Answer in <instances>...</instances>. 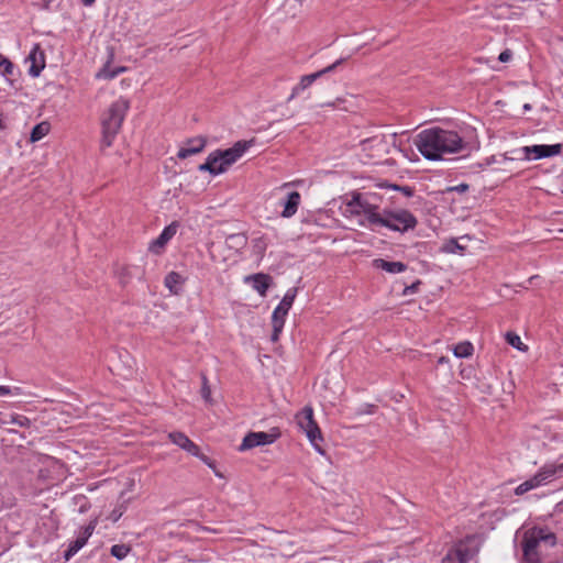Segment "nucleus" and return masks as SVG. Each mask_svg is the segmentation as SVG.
Instances as JSON below:
<instances>
[{
	"mask_svg": "<svg viewBox=\"0 0 563 563\" xmlns=\"http://www.w3.org/2000/svg\"><path fill=\"white\" fill-rule=\"evenodd\" d=\"M413 143L429 161H439L445 154H457L466 148V143L459 132L439 126L422 130L416 135Z\"/></svg>",
	"mask_w": 563,
	"mask_h": 563,
	"instance_id": "1",
	"label": "nucleus"
},
{
	"mask_svg": "<svg viewBox=\"0 0 563 563\" xmlns=\"http://www.w3.org/2000/svg\"><path fill=\"white\" fill-rule=\"evenodd\" d=\"M383 205V196L377 192H352L342 207V214L345 218L353 219L358 225L378 231L382 214L385 208Z\"/></svg>",
	"mask_w": 563,
	"mask_h": 563,
	"instance_id": "2",
	"label": "nucleus"
},
{
	"mask_svg": "<svg viewBox=\"0 0 563 563\" xmlns=\"http://www.w3.org/2000/svg\"><path fill=\"white\" fill-rule=\"evenodd\" d=\"M130 103L125 98H119L113 101L101 119L102 139L101 148L110 147L119 133Z\"/></svg>",
	"mask_w": 563,
	"mask_h": 563,
	"instance_id": "3",
	"label": "nucleus"
},
{
	"mask_svg": "<svg viewBox=\"0 0 563 563\" xmlns=\"http://www.w3.org/2000/svg\"><path fill=\"white\" fill-rule=\"evenodd\" d=\"M417 224V218L409 210L385 208L378 230L384 228L394 232L406 233L413 230Z\"/></svg>",
	"mask_w": 563,
	"mask_h": 563,
	"instance_id": "4",
	"label": "nucleus"
},
{
	"mask_svg": "<svg viewBox=\"0 0 563 563\" xmlns=\"http://www.w3.org/2000/svg\"><path fill=\"white\" fill-rule=\"evenodd\" d=\"M296 421L300 430L306 434L311 445L314 450L324 454V450L322 448L323 437L321 434V430L317 422L313 419V410L311 407H305L297 416Z\"/></svg>",
	"mask_w": 563,
	"mask_h": 563,
	"instance_id": "5",
	"label": "nucleus"
},
{
	"mask_svg": "<svg viewBox=\"0 0 563 563\" xmlns=\"http://www.w3.org/2000/svg\"><path fill=\"white\" fill-rule=\"evenodd\" d=\"M298 289L296 287H291L287 289L283 299L278 303V306L274 309L272 313V325L273 332L271 334V341L277 342L279 340V335L283 332L286 317L296 299Z\"/></svg>",
	"mask_w": 563,
	"mask_h": 563,
	"instance_id": "6",
	"label": "nucleus"
},
{
	"mask_svg": "<svg viewBox=\"0 0 563 563\" xmlns=\"http://www.w3.org/2000/svg\"><path fill=\"white\" fill-rule=\"evenodd\" d=\"M478 552L474 545V538L466 537L457 541L443 556L441 563H468Z\"/></svg>",
	"mask_w": 563,
	"mask_h": 563,
	"instance_id": "7",
	"label": "nucleus"
},
{
	"mask_svg": "<svg viewBox=\"0 0 563 563\" xmlns=\"http://www.w3.org/2000/svg\"><path fill=\"white\" fill-rule=\"evenodd\" d=\"M280 435V430L276 427L272 428L268 432H249L243 438L239 451L244 452L256 446L273 444Z\"/></svg>",
	"mask_w": 563,
	"mask_h": 563,
	"instance_id": "8",
	"label": "nucleus"
},
{
	"mask_svg": "<svg viewBox=\"0 0 563 563\" xmlns=\"http://www.w3.org/2000/svg\"><path fill=\"white\" fill-rule=\"evenodd\" d=\"M346 58H339L331 65L309 75H305L300 78L299 82L292 88L288 100H292L306 89H308L316 80L323 77L327 74L334 71L340 65H342Z\"/></svg>",
	"mask_w": 563,
	"mask_h": 563,
	"instance_id": "9",
	"label": "nucleus"
},
{
	"mask_svg": "<svg viewBox=\"0 0 563 563\" xmlns=\"http://www.w3.org/2000/svg\"><path fill=\"white\" fill-rule=\"evenodd\" d=\"M253 141H238L233 144L232 147L227 150H218L222 158L223 173H225L230 166H232L235 162H238L252 146Z\"/></svg>",
	"mask_w": 563,
	"mask_h": 563,
	"instance_id": "10",
	"label": "nucleus"
},
{
	"mask_svg": "<svg viewBox=\"0 0 563 563\" xmlns=\"http://www.w3.org/2000/svg\"><path fill=\"white\" fill-rule=\"evenodd\" d=\"M562 151V144H534L530 146H523L521 152L528 161H538L542 158L552 157L559 155Z\"/></svg>",
	"mask_w": 563,
	"mask_h": 563,
	"instance_id": "11",
	"label": "nucleus"
},
{
	"mask_svg": "<svg viewBox=\"0 0 563 563\" xmlns=\"http://www.w3.org/2000/svg\"><path fill=\"white\" fill-rule=\"evenodd\" d=\"M96 521H90L87 526L80 529L76 540L71 541L64 552V560L69 561L75 554H77L88 542L96 529Z\"/></svg>",
	"mask_w": 563,
	"mask_h": 563,
	"instance_id": "12",
	"label": "nucleus"
},
{
	"mask_svg": "<svg viewBox=\"0 0 563 563\" xmlns=\"http://www.w3.org/2000/svg\"><path fill=\"white\" fill-rule=\"evenodd\" d=\"M45 53L41 48L40 44H34L26 57V62L30 63L29 75L33 78L40 76L42 70L45 68Z\"/></svg>",
	"mask_w": 563,
	"mask_h": 563,
	"instance_id": "13",
	"label": "nucleus"
},
{
	"mask_svg": "<svg viewBox=\"0 0 563 563\" xmlns=\"http://www.w3.org/2000/svg\"><path fill=\"white\" fill-rule=\"evenodd\" d=\"M177 229V222H172L169 225L165 227L161 234L150 243L148 250L152 253L159 254L165 245L175 236Z\"/></svg>",
	"mask_w": 563,
	"mask_h": 563,
	"instance_id": "14",
	"label": "nucleus"
},
{
	"mask_svg": "<svg viewBox=\"0 0 563 563\" xmlns=\"http://www.w3.org/2000/svg\"><path fill=\"white\" fill-rule=\"evenodd\" d=\"M207 145V140L203 136H196L186 141L185 145L181 146L177 153V157L186 159L189 156L198 154L203 151Z\"/></svg>",
	"mask_w": 563,
	"mask_h": 563,
	"instance_id": "15",
	"label": "nucleus"
},
{
	"mask_svg": "<svg viewBox=\"0 0 563 563\" xmlns=\"http://www.w3.org/2000/svg\"><path fill=\"white\" fill-rule=\"evenodd\" d=\"M523 540H534V544L538 547L540 545L541 542L548 543L549 547H554L556 543L555 534L542 528H534L529 530L528 532H526Z\"/></svg>",
	"mask_w": 563,
	"mask_h": 563,
	"instance_id": "16",
	"label": "nucleus"
},
{
	"mask_svg": "<svg viewBox=\"0 0 563 563\" xmlns=\"http://www.w3.org/2000/svg\"><path fill=\"white\" fill-rule=\"evenodd\" d=\"M523 540H534V544L538 547L540 545L541 542L548 543L549 547H554L556 543L555 534L542 528H534L529 530L528 532H526Z\"/></svg>",
	"mask_w": 563,
	"mask_h": 563,
	"instance_id": "17",
	"label": "nucleus"
},
{
	"mask_svg": "<svg viewBox=\"0 0 563 563\" xmlns=\"http://www.w3.org/2000/svg\"><path fill=\"white\" fill-rule=\"evenodd\" d=\"M172 443L186 451L188 454H198V445L192 442L185 433L174 431L168 433Z\"/></svg>",
	"mask_w": 563,
	"mask_h": 563,
	"instance_id": "18",
	"label": "nucleus"
},
{
	"mask_svg": "<svg viewBox=\"0 0 563 563\" xmlns=\"http://www.w3.org/2000/svg\"><path fill=\"white\" fill-rule=\"evenodd\" d=\"M245 283H250L254 290H256L261 296H265L271 286L272 277L267 274L258 273L246 276Z\"/></svg>",
	"mask_w": 563,
	"mask_h": 563,
	"instance_id": "19",
	"label": "nucleus"
},
{
	"mask_svg": "<svg viewBox=\"0 0 563 563\" xmlns=\"http://www.w3.org/2000/svg\"><path fill=\"white\" fill-rule=\"evenodd\" d=\"M301 201V196L298 191L287 194L285 200L282 202L284 209L282 211L283 218H291L298 210Z\"/></svg>",
	"mask_w": 563,
	"mask_h": 563,
	"instance_id": "20",
	"label": "nucleus"
},
{
	"mask_svg": "<svg viewBox=\"0 0 563 563\" xmlns=\"http://www.w3.org/2000/svg\"><path fill=\"white\" fill-rule=\"evenodd\" d=\"M372 264L373 267L382 269L388 274H400L407 271V265L402 262H390L384 258H375Z\"/></svg>",
	"mask_w": 563,
	"mask_h": 563,
	"instance_id": "21",
	"label": "nucleus"
},
{
	"mask_svg": "<svg viewBox=\"0 0 563 563\" xmlns=\"http://www.w3.org/2000/svg\"><path fill=\"white\" fill-rule=\"evenodd\" d=\"M563 472V464L549 463L543 465L537 474L542 485L553 481L559 473Z\"/></svg>",
	"mask_w": 563,
	"mask_h": 563,
	"instance_id": "22",
	"label": "nucleus"
},
{
	"mask_svg": "<svg viewBox=\"0 0 563 563\" xmlns=\"http://www.w3.org/2000/svg\"><path fill=\"white\" fill-rule=\"evenodd\" d=\"M185 278L177 272H170L165 276L164 285L174 295L180 294Z\"/></svg>",
	"mask_w": 563,
	"mask_h": 563,
	"instance_id": "23",
	"label": "nucleus"
},
{
	"mask_svg": "<svg viewBox=\"0 0 563 563\" xmlns=\"http://www.w3.org/2000/svg\"><path fill=\"white\" fill-rule=\"evenodd\" d=\"M538 548L534 544V540H522L523 563H542Z\"/></svg>",
	"mask_w": 563,
	"mask_h": 563,
	"instance_id": "24",
	"label": "nucleus"
},
{
	"mask_svg": "<svg viewBox=\"0 0 563 563\" xmlns=\"http://www.w3.org/2000/svg\"><path fill=\"white\" fill-rule=\"evenodd\" d=\"M253 254L262 260L268 247V239L265 235L253 238L251 241Z\"/></svg>",
	"mask_w": 563,
	"mask_h": 563,
	"instance_id": "25",
	"label": "nucleus"
},
{
	"mask_svg": "<svg viewBox=\"0 0 563 563\" xmlns=\"http://www.w3.org/2000/svg\"><path fill=\"white\" fill-rule=\"evenodd\" d=\"M225 243L229 249L240 251L247 244V238L244 233L230 234L225 239Z\"/></svg>",
	"mask_w": 563,
	"mask_h": 563,
	"instance_id": "26",
	"label": "nucleus"
},
{
	"mask_svg": "<svg viewBox=\"0 0 563 563\" xmlns=\"http://www.w3.org/2000/svg\"><path fill=\"white\" fill-rule=\"evenodd\" d=\"M452 352L457 358H467L473 355L474 346L470 341H463L454 345Z\"/></svg>",
	"mask_w": 563,
	"mask_h": 563,
	"instance_id": "27",
	"label": "nucleus"
},
{
	"mask_svg": "<svg viewBox=\"0 0 563 563\" xmlns=\"http://www.w3.org/2000/svg\"><path fill=\"white\" fill-rule=\"evenodd\" d=\"M51 130V125L46 121H42L37 123L31 131L30 141L32 143L41 141L43 137H45Z\"/></svg>",
	"mask_w": 563,
	"mask_h": 563,
	"instance_id": "28",
	"label": "nucleus"
},
{
	"mask_svg": "<svg viewBox=\"0 0 563 563\" xmlns=\"http://www.w3.org/2000/svg\"><path fill=\"white\" fill-rule=\"evenodd\" d=\"M214 162V158H208L206 159V162L201 165H199L198 169L200 172H208L210 175L212 176H218V175H221L223 174V168L221 167H217V168H213L212 164Z\"/></svg>",
	"mask_w": 563,
	"mask_h": 563,
	"instance_id": "29",
	"label": "nucleus"
},
{
	"mask_svg": "<svg viewBox=\"0 0 563 563\" xmlns=\"http://www.w3.org/2000/svg\"><path fill=\"white\" fill-rule=\"evenodd\" d=\"M0 69L4 77L12 76L14 70L13 63L2 54H0Z\"/></svg>",
	"mask_w": 563,
	"mask_h": 563,
	"instance_id": "30",
	"label": "nucleus"
},
{
	"mask_svg": "<svg viewBox=\"0 0 563 563\" xmlns=\"http://www.w3.org/2000/svg\"><path fill=\"white\" fill-rule=\"evenodd\" d=\"M506 341L508 344H510L512 347L519 351H523L527 349V346L521 342L520 336L515 332H507Z\"/></svg>",
	"mask_w": 563,
	"mask_h": 563,
	"instance_id": "31",
	"label": "nucleus"
},
{
	"mask_svg": "<svg viewBox=\"0 0 563 563\" xmlns=\"http://www.w3.org/2000/svg\"><path fill=\"white\" fill-rule=\"evenodd\" d=\"M9 418V424H16L22 428H27L31 424V420L23 416V415H10Z\"/></svg>",
	"mask_w": 563,
	"mask_h": 563,
	"instance_id": "32",
	"label": "nucleus"
},
{
	"mask_svg": "<svg viewBox=\"0 0 563 563\" xmlns=\"http://www.w3.org/2000/svg\"><path fill=\"white\" fill-rule=\"evenodd\" d=\"M130 552V548L125 544H114L111 547V554L118 560H123Z\"/></svg>",
	"mask_w": 563,
	"mask_h": 563,
	"instance_id": "33",
	"label": "nucleus"
},
{
	"mask_svg": "<svg viewBox=\"0 0 563 563\" xmlns=\"http://www.w3.org/2000/svg\"><path fill=\"white\" fill-rule=\"evenodd\" d=\"M22 395L21 387H9L0 385V397L3 396H20Z\"/></svg>",
	"mask_w": 563,
	"mask_h": 563,
	"instance_id": "34",
	"label": "nucleus"
},
{
	"mask_svg": "<svg viewBox=\"0 0 563 563\" xmlns=\"http://www.w3.org/2000/svg\"><path fill=\"white\" fill-rule=\"evenodd\" d=\"M443 250L448 253H456L462 252L464 247L455 239H451L444 244Z\"/></svg>",
	"mask_w": 563,
	"mask_h": 563,
	"instance_id": "35",
	"label": "nucleus"
},
{
	"mask_svg": "<svg viewBox=\"0 0 563 563\" xmlns=\"http://www.w3.org/2000/svg\"><path fill=\"white\" fill-rule=\"evenodd\" d=\"M202 387H201V396L202 398L206 400V401H209L210 400V396H211V390H210V387L208 385V378L206 375H202Z\"/></svg>",
	"mask_w": 563,
	"mask_h": 563,
	"instance_id": "36",
	"label": "nucleus"
},
{
	"mask_svg": "<svg viewBox=\"0 0 563 563\" xmlns=\"http://www.w3.org/2000/svg\"><path fill=\"white\" fill-rule=\"evenodd\" d=\"M191 455L198 457L201 462H203L209 467H214V462L209 456L202 454L200 452L199 448H198V454H191Z\"/></svg>",
	"mask_w": 563,
	"mask_h": 563,
	"instance_id": "37",
	"label": "nucleus"
},
{
	"mask_svg": "<svg viewBox=\"0 0 563 563\" xmlns=\"http://www.w3.org/2000/svg\"><path fill=\"white\" fill-rule=\"evenodd\" d=\"M212 157L214 158V162H213V163H211V164H212V166H213V168H217V167H219V166H221V165H222V158H220V157H221V155H220V153L218 152V150H214L213 152H211V153L208 155V158H212Z\"/></svg>",
	"mask_w": 563,
	"mask_h": 563,
	"instance_id": "38",
	"label": "nucleus"
},
{
	"mask_svg": "<svg viewBox=\"0 0 563 563\" xmlns=\"http://www.w3.org/2000/svg\"><path fill=\"white\" fill-rule=\"evenodd\" d=\"M511 58L512 52L509 48L504 49L498 56V60L500 63H508L509 60H511Z\"/></svg>",
	"mask_w": 563,
	"mask_h": 563,
	"instance_id": "39",
	"label": "nucleus"
},
{
	"mask_svg": "<svg viewBox=\"0 0 563 563\" xmlns=\"http://www.w3.org/2000/svg\"><path fill=\"white\" fill-rule=\"evenodd\" d=\"M527 483V485H529V489H534L537 487H540L542 486L539 477L537 476V474H534L531 478L525 481Z\"/></svg>",
	"mask_w": 563,
	"mask_h": 563,
	"instance_id": "40",
	"label": "nucleus"
},
{
	"mask_svg": "<svg viewBox=\"0 0 563 563\" xmlns=\"http://www.w3.org/2000/svg\"><path fill=\"white\" fill-rule=\"evenodd\" d=\"M419 285H420V282L417 280V282L412 283L410 286H406L402 294L405 296H407V295H411V294L417 292L418 288H419Z\"/></svg>",
	"mask_w": 563,
	"mask_h": 563,
	"instance_id": "41",
	"label": "nucleus"
},
{
	"mask_svg": "<svg viewBox=\"0 0 563 563\" xmlns=\"http://www.w3.org/2000/svg\"><path fill=\"white\" fill-rule=\"evenodd\" d=\"M467 190H468V185L467 184H459L456 186H452V187L448 188V191H455V192H459V194H464Z\"/></svg>",
	"mask_w": 563,
	"mask_h": 563,
	"instance_id": "42",
	"label": "nucleus"
},
{
	"mask_svg": "<svg viewBox=\"0 0 563 563\" xmlns=\"http://www.w3.org/2000/svg\"><path fill=\"white\" fill-rule=\"evenodd\" d=\"M123 70V68H119L115 71H107L103 70L99 76L106 78V79H113L118 74H120Z\"/></svg>",
	"mask_w": 563,
	"mask_h": 563,
	"instance_id": "43",
	"label": "nucleus"
},
{
	"mask_svg": "<svg viewBox=\"0 0 563 563\" xmlns=\"http://www.w3.org/2000/svg\"><path fill=\"white\" fill-rule=\"evenodd\" d=\"M529 485H527L526 482L518 485L515 489L516 495H523L525 493L529 492Z\"/></svg>",
	"mask_w": 563,
	"mask_h": 563,
	"instance_id": "44",
	"label": "nucleus"
},
{
	"mask_svg": "<svg viewBox=\"0 0 563 563\" xmlns=\"http://www.w3.org/2000/svg\"><path fill=\"white\" fill-rule=\"evenodd\" d=\"M393 188L396 190H401L405 194V196H407V197H411L413 194L412 189L408 186L400 187V186L395 185V186H393Z\"/></svg>",
	"mask_w": 563,
	"mask_h": 563,
	"instance_id": "45",
	"label": "nucleus"
},
{
	"mask_svg": "<svg viewBox=\"0 0 563 563\" xmlns=\"http://www.w3.org/2000/svg\"><path fill=\"white\" fill-rule=\"evenodd\" d=\"M343 102H344V100H343V99L338 98L335 101H333V102H329V103H327L325 106H327V107H331V108L343 109V108L341 107V103H343Z\"/></svg>",
	"mask_w": 563,
	"mask_h": 563,
	"instance_id": "46",
	"label": "nucleus"
},
{
	"mask_svg": "<svg viewBox=\"0 0 563 563\" xmlns=\"http://www.w3.org/2000/svg\"><path fill=\"white\" fill-rule=\"evenodd\" d=\"M122 516V511L121 510H113L112 514H111V518L113 521H118L119 518Z\"/></svg>",
	"mask_w": 563,
	"mask_h": 563,
	"instance_id": "47",
	"label": "nucleus"
},
{
	"mask_svg": "<svg viewBox=\"0 0 563 563\" xmlns=\"http://www.w3.org/2000/svg\"><path fill=\"white\" fill-rule=\"evenodd\" d=\"M5 424H9V418L0 412V427Z\"/></svg>",
	"mask_w": 563,
	"mask_h": 563,
	"instance_id": "48",
	"label": "nucleus"
},
{
	"mask_svg": "<svg viewBox=\"0 0 563 563\" xmlns=\"http://www.w3.org/2000/svg\"><path fill=\"white\" fill-rule=\"evenodd\" d=\"M450 360L446 356H441L438 358V365H445L449 364Z\"/></svg>",
	"mask_w": 563,
	"mask_h": 563,
	"instance_id": "49",
	"label": "nucleus"
},
{
	"mask_svg": "<svg viewBox=\"0 0 563 563\" xmlns=\"http://www.w3.org/2000/svg\"><path fill=\"white\" fill-rule=\"evenodd\" d=\"M41 1L43 2L42 9H44V10H48L51 3L53 2V0H41Z\"/></svg>",
	"mask_w": 563,
	"mask_h": 563,
	"instance_id": "50",
	"label": "nucleus"
},
{
	"mask_svg": "<svg viewBox=\"0 0 563 563\" xmlns=\"http://www.w3.org/2000/svg\"><path fill=\"white\" fill-rule=\"evenodd\" d=\"M7 123L2 114H0V130H5Z\"/></svg>",
	"mask_w": 563,
	"mask_h": 563,
	"instance_id": "51",
	"label": "nucleus"
},
{
	"mask_svg": "<svg viewBox=\"0 0 563 563\" xmlns=\"http://www.w3.org/2000/svg\"><path fill=\"white\" fill-rule=\"evenodd\" d=\"M95 2H96V0H81V3L85 7H91Z\"/></svg>",
	"mask_w": 563,
	"mask_h": 563,
	"instance_id": "52",
	"label": "nucleus"
},
{
	"mask_svg": "<svg viewBox=\"0 0 563 563\" xmlns=\"http://www.w3.org/2000/svg\"><path fill=\"white\" fill-rule=\"evenodd\" d=\"M530 109H531V106H530L529 103H526V104L523 106V110H525V111H529Z\"/></svg>",
	"mask_w": 563,
	"mask_h": 563,
	"instance_id": "53",
	"label": "nucleus"
}]
</instances>
